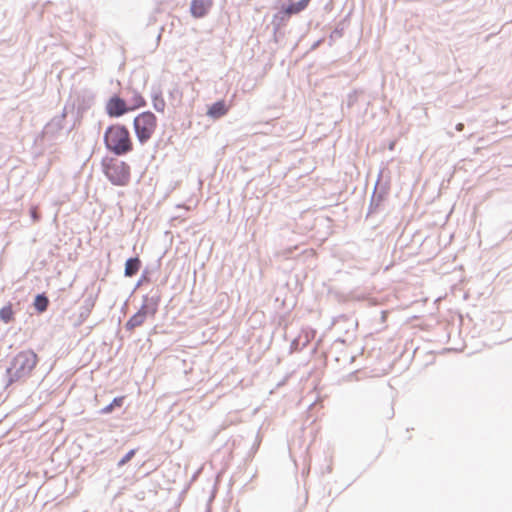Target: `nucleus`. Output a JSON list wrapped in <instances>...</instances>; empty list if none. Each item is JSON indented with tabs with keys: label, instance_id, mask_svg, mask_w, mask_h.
I'll return each mask as SVG.
<instances>
[{
	"label": "nucleus",
	"instance_id": "nucleus-19",
	"mask_svg": "<svg viewBox=\"0 0 512 512\" xmlns=\"http://www.w3.org/2000/svg\"><path fill=\"white\" fill-rule=\"evenodd\" d=\"M464 127H465V126H464V124H463V123H458V124L456 125L455 129H456L457 131H463V130H464Z\"/></svg>",
	"mask_w": 512,
	"mask_h": 512
},
{
	"label": "nucleus",
	"instance_id": "nucleus-10",
	"mask_svg": "<svg viewBox=\"0 0 512 512\" xmlns=\"http://www.w3.org/2000/svg\"><path fill=\"white\" fill-rule=\"evenodd\" d=\"M141 267V261L138 257L130 258L125 263V276L132 277L138 273Z\"/></svg>",
	"mask_w": 512,
	"mask_h": 512
},
{
	"label": "nucleus",
	"instance_id": "nucleus-9",
	"mask_svg": "<svg viewBox=\"0 0 512 512\" xmlns=\"http://www.w3.org/2000/svg\"><path fill=\"white\" fill-rule=\"evenodd\" d=\"M212 6V0H192L191 13L194 17L200 18L205 16Z\"/></svg>",
	"mask_w": 512,
	"mask_h": 512
},
{
	"label": "nucleus",
	"instance_id": "nucleus-2",
	"mask_svg": "<svg viewBox=\"0 0 512 512\" xmlns=\"http://www.w3.org/2000/svg\"><path fill=\"white\" fill-rule=\"evenodd\" d=\"M158 126V120L151 111H144L138 114L133 120V128L138 141L141 144L148 142Z\"/></svg>",
	"mask_w": 512,
	"mask_h": 512
},
{
	"label": "nucleus",
	"instance_id": "nucleus-6",
	"mask_svg": "<svg viewBox=\"0 0 512 512\" xmlns=\"http://www.w3.org/2000/svg\"><path fill=\"white\" fill-rule=\"evenodd\" d=\"M308 3L309 2L306 0H299L298 2L289 4L284 10L279 11L278 14L274 16L273 31L275 32L280 23L288 19L292 14H297L304 10Z\"/></svg>",
	"mask_w": 512,
	"mask_h": 512
},
{
	"label": "nucleus",
	"instance_id": "nucleus-7",
	"mask_svg": "<svg viewBox=\"0 0 512 512\" xmlns=\"http://www.w3.org/2000/svg\"><path fill=\"white\" fill-rule=\"evenodd\" d=\"M105 110L110 117H120L131 111L128 103L116 95L107 101Z\"/></svg>",
	"mask_w": 512,
	"mask_h": 512
},
{
	"label": "nucleus",
	"instance_id": "nucleus-14",
	"mask_svg": "<svg viewBox=\"0 0 512 512\" xmlns=\"http://www.w3.org/2000/svg\"><path fill=\"white\" fill-rule=\"evenodd\" d=\"M152 105L157 112H164L166 103L161 93H155L153 95Z\"/></svg>",
	"mask_w": 512,
	"mask_h": 512
},
{
	"label": "nucleus",
	"instance_id": "nucleus-8",
	"mask_svg": "<svg viewBox=\"0 0 512 512\" xmlns=\"http://www.w3.org/2000/svg\"><path fill=\"white\" fill-rule=\"evenodd\" d=\"M230 110V104L224 100L213 103L207 110V116L212 119H219L225 116Z\"/></svg>",
	"mask_w": 512,
	"mask_h": 512
},
{
	"label": "nucleus",
	"instance_id": "nucleus-11",
	"mask_svg": "<svg viewBox=\"0 0 512 512\" xmlns=\"http://www.w3.org/2000/svg\"><path fill=\"white\" fill-rule=\"evenodd\" d=\"M145 105H146V101H145L144 97L140 93L134 91L132 98L128 102V106H129L130 110L133 111L138 108L144 107Z\"/></svg>",
	"mask_w": 512,
	"mask_h": 512
},
{
	"label": "nucleus",
	"instance_id": "nucleus-15",
	"mask_svg": "<svg viewBox=\"0 0 512 512\" xmlns=\"http://www.w3.org/2000/svg\"><path fill=\"white\" fill-rule=\"evenodd\" d=\"M124 398H125L124 396L114 398L113 401L109 405L105 406L101 410V413L109 414L114 410L115 407H121L123 405Z\"/></svg>",
	"mask_w": 512,
	"mask_h": 512
},
{
	"label": "nucleus",
	"instance_id": "nucleus-12",
	"mask_svg": "<svg viewBox=\"0 0 512 512\" xmlns=\"http://www.w3.org/2000/svg\"><path fill=\"white\" fill-rule=\"evenodd\" d=\"M0 319L4 323H9L14 320V311L11 303L0 309Z\"/></svg>",
	"mask_w": 512,
	"mask_h": 512
},
{
	"label": "nucleus",
	"instance_id": "nucleus-3",
	"mask_svg": "<svg viewBox=\"0 0 512 512\" xmlns=\"http://www.w3.org/2000/svg\"><path fill=\"white\" fill-rule=\"evenodd\" d=\"M103 171L114 185L125 186L130 181V167L124 161L107 159L103 163Z\"/></svg>",
	"mask_w": 512,
	"mask_h": 512
},
{
	"label": "nucleus",
	"instance_id": "nucleus-16",
	"mask_svg": "<svg viewBox=\"0 0 512 512\" xmlns=\"http://www.w3.org/2000/svg\"><path fill=\"white\" fill-rule=\"evenodd\" d=\"M361 94H362V91H360V90H353L352 92H350L347 95V98L345 101L346 108L347 109L352 108L358 102L359 96Z\"/></svg>",
	"mask_w": 512,
	"mask_h": 512
},
{
	"label": "nucleus",
	"instance_id": "nucleus-1",
	"mask_svg": "<svg viewBox=\"0 0 512 512\" xmlns=\"http://www.w3.org/2000/svg\"><path fill=\"white\" fill-rule=\"evenodd\" d=\"M107 150L115 155H125L133 150V141L128 128L122 124H112L104 133Z\"/></svg>",
	"mask_w": 512,
	"mask_h": 512
},
{
	"label": "nucleus",
	"instance_id": "nucleus-4",
	"mask_svg": "<svg viewBox=\"0 0 512 512\" xmlns=\"http://www.w3.org/2000/svg\"><path fill=\"white\" fill-rule=\"evenodd\" d=\"M37 360V355L33 351H21L13 359L9 372L14 379H20L31 373Z\"/></svg>",
	"mask_w": 512,
	"mask_h": 512
},
{
	"label": "nucleus",
	"instance_id": "nucleus-13",
	"mask_svg": "<svg viewBox=\"0 0 512 512\" xmlns=\"http://www.w3.org/2000/svg\"><path fill=\"white\" fill-rule=\"evenodd\" d=\"M48 304H49V300L44 295H37L34 300V307L40 313L46 311Z\"/></svg>",
	"mask_w": 512,
	"mask_h": 512
},
{
	"label": "nucleus",
	"instance_id": "nucleus-5",
	"mask_svg": "<svg viewBox=\"0 0 512 512\" xmlns=\"http://www.w3.org/2000/svg\"><path fill=\"white\" fill-rule=\"evenodd\" d=\"M156 305L150 306L143 304L140 309L126 322V330L132 332L135 328L143 325L148 317H154L156 314Z\"/></svg>",
	"mask_w": 512,
	"mask_h": 512
},
{
	"label": "nucleus",
	"instance_id": "nucleus-18",
	"mask_svg": "<svg viewBox=\"0 0 512 512\" xmlns=\"http://www.w3.org/2000/svg\"><path fill=\"white\" fill-rule=\"evenodd\" d=\"M136 450L132 449L130 450L118 463L119 466L125 465L127 462H129L135 455Z\"/></svg>",
	"mask_w": 512,
	"mask_h": 512
},
{
	"label": "nucleus",
	"instance_id": "nucleus-17",
	"mask_svg": "<svg viewBox=\"0 0 512 512\" xmlns=\"http://www.w3.org/2000/svg\"><path fill=\"white\" fill-rule=\"evenodd\" d=\"M382 199H383L382 194L376 195V189H375L373 192L371 201H370L369 213H372L373 211H375V209L380 205Z\"/></svg>",
	"mask_w": 512,
	"mask_h": 512
}]
</instances>
